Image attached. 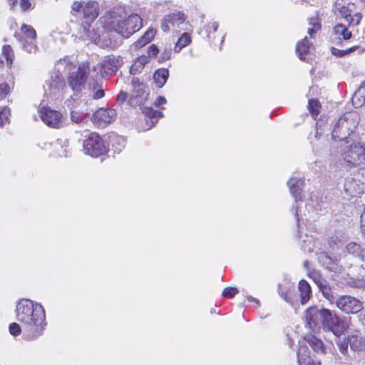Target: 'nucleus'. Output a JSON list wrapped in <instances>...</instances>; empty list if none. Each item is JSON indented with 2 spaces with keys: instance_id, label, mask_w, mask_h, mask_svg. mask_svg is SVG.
Wrapping results in <instances>:
<instances>
[{
  "instance_id": "1",
  "label": "nucleus",
  "mask_w": 365,
  "mask_h": 365,
  "mask_svg": "<svg viewBox=\"0 0 365 365\" xmlns=\"http://www.w3.org/2000/svg\"><path fill=\"white\" fill-rule=\"evenodd\" d=\"M359 120L357 112H347L335 123L331 133L334 140L345 141L348 144L344 158L348 163L353 165L365 164V142L355 139V131Z\"/></svg>"
},
{
  "instance_id": "2",
  "label": "nucleus",
  "mask_w": 365,
  "mask_h": 365,
  "mask_svg": "<svg viewBox=\"0 0 365 365\" xmlns=\"http://www.w3.org/2000/svg\"><path fill=\"white\" fill-rule=\"evenodd\" d=\"M16 313L17 320L22 324L26 339H34L43 334L46 326V314L40 304L22 299L16 304Z\"/></svg>"
},
{
  "instance_id": "3",
  "label": "nucleus",
  "mask_w": 365,
  "mask_h": 365,
  "mask_svg": "<svg viewBox=\"0 0 365 365\" xmlns=\"http://www.w3.org/2000/svg\"><path fill=\"white\" fill-rule=\"evenodd\" d=\"M305 319L309 328L313 331L322 328L331 331L336 336H340L347 329V324L329 309L310 307L305 312Z\"/></svg>"
},
{
  "instance_id": "4",
  "label": "nucleus",
  "mask_w": 365,
  "mask_h": 365,
  "mask_svg": "<svg viewBox=\"0 0 365 365\" xmlns=\"http://www.w3.org/2000/svg\"><path fill=\"white\" fill-rule=\"evenodd\" d=\"M103 27L128 38L142 27V20L138 14L127 15L122 7H115L101 19Z\"/></svg>"
},
{
  "instance_id": "5",
  "label": "nucleus",
  "mask_w": 365,
  "mask_h": 365,
  "mask_svg": "<svg viewBox=\"0 0 365 365\" xmlns=\"http://www.w3.org/2000/svg\"><path fill=\"white\" fill-rule=\"evenodd\" d=\"M294 289V283L289 279H284L278 284L277 291L279 295L294 308L298 305L299 301L302 305L307 304L312 297V289L309 283L304 279L299 281V294H293Z\"/></svg>"
},
{
  "instance_id": "6",
  "label": "nucleus",
  "mask_w": 365,
  "mask_h": 365,
  "mask_svg": "<svg viewBox=\"0 0 365 365\" xmlns=\"http://www.w3.org/2000/svg\"><path fill=\"white\" fill-rule=\"evenodd\" d=\"M15 38L21 44L23 50L29 53H36L38 47L36 46V32L30 25L23 24L21 32L14 34Z\"/></svg>"
},
{
  "instance_id": "7",
  "label": "nucleus",
  "mask_w": 365,
  "mask_h": 365,
  "mask_svg": "<svg viewBox=\"0 0 365 365\" xmlns=\"http://www.w3.org/2000/svg\"><path fill=\"white\" fill-rule=\"evenodd\" d=\"M89 71V66L84 63L79 66L76 71L69 73L67 82L75 94L81 93L86 89Z\"/></svg>"
},
{
  "instance_id": "8",
  "label": "nucleus",
  "mask_w": 365,
  "mask_h": 365,
  "mask_svg": "<svg viewBox=\"0 0 365 365\" xmlns=\"http://www.w3.org/2000/svg\"><path fill=\"white\" fill-rule=\"evenodd\" d=\"M86 138L83 150L87 155L97 158L107 152V145L98 134L91 133Z\"/></svg>"
},
{
  "instance_id": "9",
  "label": "nucleus",
  "mask_w": 365,
  "mask_h": 365,
  "mask_svg": "<svg viewBox=\"0 0 365 365\" xmlns=\"http://www.w3.org/2000/svg\"><path fill=\"white\" fill-rule=\"evenodd\" d=\"M336 306L342 312L347 314H357L364 308L363 302L360 299L351 295H341L337 297Z\"/></svg>"
},
{
  "instance_id": "10",
  "label": "nucleus",
  "mask_w": 365,
  "mask_h": 365,
  "mask_svg": "<svg viewBox=\"0 0 365 365\" xmlns=\"http://www.w3.org/2000/svg\"><path fill=\"white\" fill-rule=\"evenodd\" d=\"M38 112L41 120L48 126L53 128H60L64 126L65 119L61 112L45 106L39 109Z\"/></svg>"
},
{
  "instance_id": "11",
  "label": "nucleus",
  "mask_w": 365,
  "mask_h": 365,
  "mask_svg": "<svg viewBox=\"0 0 365 365\" xmlns=\"http://www.w3.org/2000/svg\"><path fill=\"white\" fill-rule=\"evenodd\" d=\"M131 83L133 86V93L129 99V103L132 106H142L149 95V89L140 83L138 78H133Z\"/></svg>"
},
{
  "instance_id": "12",
  "label": "nucleus",
  "mask_w": 365,
  "mask_h": 365,
  "mask_svg": "<svg viewBox=\"0 0 365 365\" xmlns=\"http://www.w3.org/2000/svg\"><path fill=\"white\" fill-rule=\"evenodd\" d=\"M123 63V58L120 56H106L101 63V71L102 76L114 75Z\"/></svg>"
},
{
  "instance_id": "13",
  "label": "nucleus",
  "mask_w": 365,
  "mask_h": 365,
  "mask_svg": "<svg viewBox=\"0 0 365 365\" xmlns=\"http://www.w3.org/2000/svg\"><path fill=\"white\" fill-rule=\"evenodd\" d=\"M64 86L63 78L60 73H55L46 81L45 93L47 95L56 96L61 92Z\"/></svg>"
},
{
  "instance_id": "14",
  "label": "nucleus",
  "mask_w": 365,
  "mask_h": 365,
  "mask_svg": "<svg viewBox=\"0 0 365 365\" xmlns=\"http://www.w3.org/2000/svg\"><path fill=\"white\" fill-rule=\"evenodd\" d=\"M116 116L114 109L101 108L93 115V123L99 127H104L113 122Z\"/></svg>"
},
{
  "instance_id": "15",
  "label": "nucleus",
  "mask_w": 365,
  "mask_h": 365,
  "mask_svg": "<svg viewBox=\"0 0 365 365\" xmlns=\"http://www.w3.org/2000/svg\"><path fill=\"white\" fill-rule=\"evenodd\" d=\"M185 21V14L182 12L172 13L166 15L161 21V29L166 32L170 30V25L179 26Z\"/></svg>"
},
{
  "instance_id": "16",
  "label": "nucleus",
  "mask_w": 365,
  "mask_h": 365,
  "mask_svg": "<svg viewBox=\"0 0 365 365\" xmlns=\"http://www.w3.org/2000/svg\"><path fill=\"white\" fill-rule=\"evenodd\" d=\"M344 190L346 193L351 197H355L365 192L358 180H356L355 175L348 178L344 182Z\"/></svg>"
},
{
  "instance_id": "17",
  "label": "nucleus",
  "mask_w": 365,
  "mask_h": 365,
  "mask_svg": "<svg viewBox=\"0 0 365 365\" xmlns=\"http://www.w3.org/2000/svg\"><path fill=\"white\" fill-rule=\"evenodd\" d=\"M290 192L294 197L295 202H298L302 200V190L304 186V182L297 178H291L287 182Z\"/></svg>"
},
{
  "instance_id": "18",
  "label": "nucleus",
  "mask_w": 365,
  "mask_h": 365,
  "mask_svg": "<svg viewBox=\"0 0 365 365\" xmlns=\"http://www.w3.org/2000/svg\"><path fill=\"white\" fill-rule=\"evenodd\" d=\"M98 3L96 1H89L83 7V14L84 23L89 25L98 16Z\"/></svg>"
},
{
  "instance_id": "19",
  "label": "nucleus",
  "mask_w": 365,
  "mask_h": 365,
  "mask_svg": "<svg viewBox=\"0 0 365 365\" xmlns=\"http://www.w3.org/2000/svg\"><path fill=\"white\" fill-rule=\"evenodd\" d=\"M142 113L148 118L146 120L147 124L150 123V128L155 125L158 119L163 117L161 111L155 110L151 107L140 106Z\"/></svg>"
},
{
  "instance_id": "20",
  "label": "nucleus",
  "mask_w": 365,
  "mask_h": 365,
  "mask_svg": "<svg viewBox=\"0 0 365 365\" xmlns=\"http://www.w3.org/2000/svg\"><path fill=\"white\" fill-rule=\"evenodd\" d=\"M70 119L73 123L83 125L88 123V113L72 107L70 108Z\"/></svg>"
},
{
  "instance_id": "21",
  "label": "nucleus",
  "mask_w": 365,
  "mask_h": 365,
  "mask_svg": "<svg viewBox=\"0 0 365 365\" xmlns=\"http://www.w3.org/2000/svg\"><path fill=\"white\" fill-rule=\"evenodd\" d=\"M311 44L309 43L307 37H304L299 41L296 46V53L302 61L306 60V56L309 52Z\"/></svg>"
},
{
  "instance_id": "22",
  "label": "nucleus",
  "mask_w": 365,
  "mask_h": 365,
  "mask_svg": "<svg viewBox=\"0 0 365 365\" xmlns=\"http://www.w3.org/2000/svg\"><path fill=\"white\" fill-rule=\"evenodd\" d=\"M169 76V71L167 68H159L155 71L153 74V79L156 86L158 88H162L165 83Z\"/></svg>"
},
{
  "instance_id": "23",
  "label": "nucleus",
  "mask_w": 365,
  "mask_h": 365,
  "mask_svg": "<svg viewBox=\"0 0 365 365\" xmlns=\"http://www.w3.org/2000/svg\"><path fill=\"white\" fill-rule=\"evenodd\" d=\"M108 144L111 145L114 152L120 153L125 146V140L120 135L112 134L109 136Z\"/></svg>"
},
{
  "instance_id": "24",
  "label": "nucleus",
  "mask_w": 365,
  "mask_h": 365,
  "mask_svg": "<svg viewBox=\"0 0 365 365\" xmlns=\"http://www.w3.org/2000/svg\"><path fill=\"white\" fill-rule=\"evenodd\" d=\"M297 361L299 365H320L319 362H314L307 354V348L300 347L297 352Z\"/></svg>"
},
{
  "instance_id": "25",
  "label": "nucleus",
  "mask_w": 365,
  "mask_h": 365,
  "mask_svg": "<svg viewBox=\"0 0 365 365\" xmlns=\"http://www.w3.org/2000/svg\"><path fill=\"white\" fill-rule=\"evenodd\" d=\"M351 349L358 351L365 346V338L359 334H352L348 338Z\"/></svg>"
},
{
  "instance_id": "26",
  "label": "nucleus",
  "mask_w": 365,
  "mask_h": 365,
  "mask_svg": "<svg viewBox=\"0 0 365 365\" xmlns=\"http://www.w3.org/2000/svg\"><path fill=\"white\" fill-rule=\"evenodd\" d=\"M352 103L356 107L365 106V83L355 92L352 97Z\"/></svg>"
},
{
  "instance_id": "27",
  "label": "nucleus",
  "mask_w": 365,
  "mask_h": 365,
  "mask_svg": "<svg viewBox=\"0 0 365 365\" xmlns=\"http://www.w3.org/2000/svg\"><path fill=\"white\" fill-rule=\"evenodd\" d=\"M307 341L315 351L321 353L325 352V347L321 339L312 335L307 336Z\"/></svg>"
},
{
  "instance_id": "28",
  "label": "nucleus",
  "mask_w": 365,
  "mask_h": 365,
  "mask_svg": "<svg viewBox=\"0 0 365 365\" xmlns=\"http://www.w3.org/2000/svg\"><path fill=\"white\" fill-rule=\"evenodd\" d=\"M334 33L339 37L342 36L344 40H349L352 36L351 32L342 24H338L334 26Z\"/></svg>"
},
{
  "instance_id": "29",
  "label": "nucleus",
  "mask_w": 365,
  "mask_h": 365,
  "mask_svg": "<svg viewBox=\"0 0 365 365\" xmlns=\"http://www.w3.org/2000/svg\"><path fill=\"white\" fill-rule=\"evenodd\" d=\"M191 43V36L188 33H184L179 38L178 42L175 44L174 48V51L175 53H179L182 48L187 46Z\"/></svg>"
},
{
  "instance_id": "30",
  "label": "nucleus",
  "mask_w": 365,
  "mask_h": 365,
  "mask_svg": "<svg viewBox=\"0 0 365 365\" xmlns=\"http://www.w3.org/2000/svg\"><path fill=\"white\" fill-rule=\"evenodd\" d=\"M1 56L6 60V65L11 66L14 58V53L9 45H4L2 48Z\"/></svg>"
},
{
  "instance_id": "31",
  "label": "nucleus",
  "mask_w": 365,
  "mask_h": 365,
  "mask_svg": "<svg viewBox=\"0 0 365 365\" xmlns=\"http://www.w3.org/2000/svg\"><path fill=\"white\" fill-rule=\"evenodd\" d=\"M318 260L323 266L329 269H332L335 264L334 260L325 252L318 254Z\"/></svg>"
},
{
  "instance_id": "32",
  "label": "nucleus",
  "mask_w": 365,
  "mask_h": 365,
  "mask_svg": "<svg viewBox=\"0 0 365 365\" xmlns=\"http://www.w3.org/2000/svg\"><path fill=\"white\" fill-rule=\"evenodd\" d=\"M303 244L302 248L304 252H312L314 250V241L312 236L305 235L304 239L302 240Z\"/></svg>"
},
{
  "instance_id": "33",
  "label": "nucleus",
  "mask_w": 365,
  "mask_h": 365,
  "mask_svg": "<svg viewBox=\"0 0 365 365\" xmlns=\"http://www.w3.org/2000/svg\"><path fill=\"white\" fill-rule=\"evenodd\" d=\"M307 108L312 117L315 118L319 114L321 106L318 100L310 99L308 102Z\"/></svg>"
},
{
  "instance_id": "34",
  "label": "nucleus",
  "mask_w": 365,
  "mask_h": 365,
  "mask_svg": "<svg viewBox=\"0 0 365 365\" xmlns=\"http://www.w3.org/2000/svg\"><path fill=\"white\" fill-rule=\"evenodd\" d=\"M172 55V45H165L161 51L160 55L158 58V62L163 63L170 58Z\"/></svg>"
},
{
  "instance_id": "35",
  "label": "nucleus",
  "mask_w": 365,
  "mask_h": 365,
  "mask_svg": "<svg viewBox=\"0 0 365 365\" xmlns=\"http://www.w3.org/2000/svg\"><path fill=\"white\" fill-rule=\"evenodd\" d=\"M320 289L322 290V292L324 297L327 300H329L331 304H336V301L337 297L334 295L330 287H327V286H324V287H320Z\"/></svg>"
},
{
  "instance_id": "36",
  "label": "nucleus",
  "mask_w": 365,
  "mask_h": 365,
  "mask_svg": "<svg viewBox=\"0 0 365 365\" xmlns=\"http://www.w3.org/2000/svg\"><path fill=\"white\" fill-rule=\"evenodd\" d=\"M309 24L312 27L308 29V34L310 37H313L314 34L321 29V24L317 19H310Z\"/></svg>"
},
{
  "instance_id": "37",
  "label": "nucleus",
  "mask_w": 365,
  "mask_h": 365,
  "mask_svg": "<svg viewBox=\"0 0 365 365\" xmlns=\"http://www.w3.org/2000/svg\"><path fill=\"white\" fill-rule=\"evenodd\" d=\"M346 248L349 253L357 256L359 258H360L361 251L363 248H361L359 245L355 242H351L346 245Z\"/></svg>"
},
{
  "instance_id": "38",
  "label": "nucleus",
  "mask_w": 365,
  "mask_h": 365,
  "mask_svg": "<svg viewBox=\"0 0 365 365\" xmlns=\"http://www.w3.org/2000/svg\"><path fill=\"white\" fill-rule=\"evenodd\" d=\"M10 116V109L8 107H4L0 110V126H3L6 123H9Z\"/></svg>"
},
{
  "instance_id": "39",
  "label": "nucleus",
  "mask_w": 365,
  "mask_h": 365,
  "mask_svg": "<svg viewBox=\"0 0 365 365\" xmlns=\"http://www.w3.org/2000/svg\"><path fill=\"white\" fill-rule=\"evenodd\" d=\"M336 9L338 10L340 16L344 18L346 21L349 19L351 16V11L348 7L338 4L336 5Z\"/></svg>"
},
{
  "instance_id": "40",
  "label": "nucleus",
  "mask_w": 365,
  "mask_h": 365,
  "mask_svg": "<svg viewBox=\"0 0 365 365\" xmlns=\"http://www.w3.org/2000/svg\"><path fill=\"white\" fill-rule=\"evenodd\" d=\"M292 210H294V214L297 218V229H298V235L300 239L303 238L301 231V222H304V217L300 216L299 213V207L297 206L296 207H293Z\"/></svg>"
},
{
  "instance_id": "41",
  "label": "nucleus",
  "mask_w": 365,
  "mask_h": 365,
  "mask_svg": "<svg viewBox=\"0 0 365 365\" xmlns=\"http://www.w3.org/2000/svg\"><path fill=\"white\" fill-rule=\"evenodd\" d=\"M219 24L217 21L210 22L205 27V32L207 33V37L211 38V32H216L218 29Z\"/></svg>"
},
{
  "instance_id": "42",
  "label": "nucleus",
  "mask_w": 365,
  "mask_h": 365,
  "mask_svg": "<svg viewBox=\"0 0 365 365\" xmlns=\"http://www.w3.org/2000/svg\"><path fill=\"white\" fill-rule=\"evenodd\" d=\"M238 293V289L236 287H228L224 289L222 295L225 297L232 298Z\"/></svg>"
},
{
  "instance_id": "43",
  "label": "nucleus",
  "mask_w": 365,
  "mask_h": 365,
  "mask_svg": "<svg viewBox=\"0 0 365 365\" xmlns=\"http://www.w3.org/2000/svg\"><path fill=\"white\" fill-rule=\"evenodd\" d=\"M361 19V14L360 13H356L354 15L350 16L349 19L346 21L349 26H356L359 24Z\"/></svg>"
},
{
  "instance_id": "44",
  "label": "nucleus",
  "mask_w": 365,
  "mask_h": 365,
  "mask_svg": "<svg viewBox=\"0 0 365 365\" xmlns=\"http://www.w3.org/2000/svg\"><path fill=\"white\" fill-rule=\"evenodd\" d=\"M355 176L365 191V168L359 169Z\"/></svg>"
},
{
  "instance_id": "45",
  "label": "nucleus",
  "mask_w": 365,
  "mask_h": 365,
  "mask_svg": "<svg viewBox=\"0 0 365 365\" xmlns=\"http://www.w3.org/2000/svg\"><path fill=\"white\" fill-rule=\"evenodd\" d=\"M21 327L16 322H13L9 325V332L13 336H18L21 332Z\"/></svg>"
},
{
  "instance_id": "46",
  "label": "nucleus",
  "mask_w": 365,
  "mask_h": 365,
  "mask_svg": "<svg viewBox=\"0 0 365 365\" xmlns=\"http://www.w3.org/2000/svg\"><path fill=\"white\" fill-rule=\"evenodd\" d=\"M58 144H60L61 145V150L58 151V154L60 156H67V150L66 149H63V147H68V140L67 139L65 140H57Z\"/></svg>"
},
{
  "instance_id": "47",
  "label": "nucleus",
  "mask_w": 365,
  "mask_h": 365,
  "mask_svg": "<svg viewBox=\"0 0 365 365\" xmlns=\"http://www.w3.org/2000/svg\"><path fill=\"white\" fill-rule=\"evenodd\" d=\"M10 91V87L6 83L0 84V100L4 98Z\"/></svg>"
},
{
  "instance_id": "48",
  "label": "nucleus",
  "mask_w": 365,
  "mask_h": 365,
  "mask_svg": "<svg viewBox=\"0 0 365 365\" xmlns=\"http://www.w3.org/2000/svg\"><path fill=\"white\" fill-rule=\"evenodd\" d=\"M148 57H156L159 53V48L155 44H151L147 49Z\"/></svg>"
},
{
  "instance_id": "49",
  "label": "nucleus",
  "mask_w": 365,
  "mask_h": 365,
  "mask_svg": "<svg viewBox=\"0 0 365 365\" xmlns=\"http://www.w3.org/2000/svg\"><path fill=\"white\" fill-rule=\"evenodd\" d=\"M354 50V48H349V50H339L338 48L333 47V48H331V53L333 55L336 56H343L345 54H346L349 52L352 51Z\"/></svg>"
},
{
  "instance_id": "50",
  "label": "nucleus",
  "mask_w": 365,
  "mask_h": 365,
  "mask_svg": "<svg viewBox=\"0 0 365 365\" xmlns=\"http://www.w3.org/2000/svg\"><path fill=\"white\" fill-rule=\"evenodd\" d=\"M90 89L93 92V98L95 99H100L104 96V91L102 88H99L96 91H95L96 86H93V90L91 88Z\"/></svg>"
},
{
  "instance_id": "51",
  "label": "nucleus",
  "mask_w": 365,
  "mask_h": 365,
  "mask_svg": "<svg viewBox=\"0 0 365 365\" xmlns=\"http://www.w3.org/2000/svg\"><path fill=\"white\" fill-rule=\"evenodd\" d=\"M149 42L150 41L147 38H144V36H142L137 41L135 42L134 46L136 48H140Z\"/></svg>"
},
{
  "instance_id": "52",
  "label": "nucleus",
  "mask_w": 365,
  "mask_h": 365,
  "mask_svg": "<svg viewBox=\"0 0 365 365\" xmlns=\"http://www.w3.org/2000/svg\"><path fill=\"white\" fill-rule=\"evenodd\" d=\"M156 34L155 30L153 29H148L145 34H144V38H147L150 42Z\"/></svg>"
},
{
  "instance_id": "53",
  "label": "nucleus",
  "mask_w": 365,
  "mask_h": 365,
  "mask_svg": "<svg viewBox=\"0 0 365 365\" xmlns=\"http://www.w3.org/2000/svg\"><path fill=\"white\" fill-rule=\"evenodd\" d=\"M156 34L155 30L153 29H148L145 34H144V38H147L150 42Z\"/></svg>"
},
{
  "instance_id": "54",
  "label": "nucleus",
  "mask_w": 365,
  "mask_h": 365,
  "mask_svg": "<svg viewBox=\"0 0 365 365\" xmlns=\"http://www.w3.org/2000/svg\"><path fill=\"white\" fill-rule=\"evenodd\" d=\"M20 6L23 11H27L31 8V4L30 2V0H21Z\"/></svg>"
},
{
  "instance_id": "55",
  "label": "nucleus",
  "mask_w": 365,
  "mask_h": 365,
  "mask_svg": "<svg viewBox=\"0 0 365 365\" xmlns=\"http://www.w3.org/2000/svg\"><path fill=\"white\" fill-rule=\"evenodd\" d=\"M167 102V100L165 99V97L163 96H158L156 100L155 101V103H154V105L156 106V107H159L162 105H164Z\"/></svg>"
},
{
  "instance_id": "56",
  "label": "nucleus",
  "mask_w": 365,
  "mask_h": 365,
  "mask_svg": "<svg viewBox=\"0 0 365 365\" xmlns=\"http://www.w3.org/2000/svg\"><path fill=\"white\" fill-rule=\"evenodd\" d=\"M127 98L128 93L124 91H120L117 96V100L120 103H124L126 101Z\"/></svg>"
},
{
  "instance_id": "57",
  "label": "nucleus",
  "mask_w": 365,
  "mask_h": 365,
  "mask_svg": "<svg viewBox=\"0 0 365 365\" xmlns=\"http://www.w3.org/2000/svg\"><path fill=\"white\" fill-rule=\"evenodd\" d=\"M82 4L78 1H75L73 3L71 6L72 12L74 14L75 12H79L81 9L82 8Z\"/></svg>"
},
{
  "instance_id": "58",
  "label": "nucleus",
  "mask_w": 365,
  "mask_h": 365,
  "mask_svg": "<svg viewBox=\"0 0 365 365\" xmlns=\"http://www.w3.org/2000/svg\"><path fill=\"white\" fill-rule=\"evenodd\" d=\"M339 350L341 354H345L348 349V342L342 341L339 344Z\"/></svg>"
},
{
  "instance_id": "59",
  "label": "nucleus",
  "mask_w": 365,
  "mask_h": 365,
  "mask_svg": "<svg viewBox=\"0 0 365 365\" xmlns=\"http://www.w3.org/2000/svg\"><path fill=\"white\" fill-rule=\"evenodd\" d=\"M148 62V57H147L145 56H143L138 58V60L135 61V64L140 63V66H143Z\"/></svg>"
},
{
  "instance_id": "60",
  "label": "nucleus",
  "mask_w": 365,
  "mask_h": 365,
  "mask_svg": "<svg viewBox=\"0 0 365 365\" xmlns=\"http://www.w3.org/2000/svg\"><path fill=\"white\" fill-rule=\"evenodd\" d=\"M361 228L365 227V206L361 215Z\"/></svg>"
},
{
  "instance_id": "61",
  "label": "nucleus",
  "mask_w": 365,
  "mask_h": 365,
  "mask_svg": "<svg viewBox=\"0 0 365 365\" xmlns=\"http://www.w3.org/2000/svg\"><path fill=\"white\" fill-rule=\"evenodd\" d=\"M355 287L357 288H365V284H363L361 279H359L355 282Z\"/></svg>"
},
{
  "instance_id": "62",
  "label": "nucleus",
  "mask_w": 365,
  "mask_h": 365,
  "mask_svg": "<svg viewBox=\"0 0 365 365\" xmlns=\"http://www.w3.org/2000/svg\"><path fill=\"white\" fill-rule=\"evenodd\" d=\"M247 299L250 302L255 303L257 307L259 305V301L257 299H256L252 296H247Z\"/></svg>"
},
{
  "instance_id": "63",
  "label": "nucleus",
  "mask_w": 365,
  "mask_h": 365,
  "mask_svg": "<svg viewBox=\"0 0 365 365\" xmlns=\"http://www.w3.org/2000/svg\"><path fill=\"white\" fill-rule=\"evenodd\" d=\"M362 262H365V248H363L361 251L360 258Z\"/></svg>"
},
{
  "instance_id": "64",
  "label": "nucleus",
  "mask_w": 365,
  "mask_h": 365,
  "mask_svg": "<svg viewBox=\"0 0 365 365\" xmlns=\"http://www.w3.org/2000/svg\"><path fill=\"white\" fill-rule=\"evenodd\" d=\"M103 46H106L111 49H114L115 48V45L114 43H113L111 41H110L109 43H106L105 44H103Z\"/></svg>"
}]
</instances>
